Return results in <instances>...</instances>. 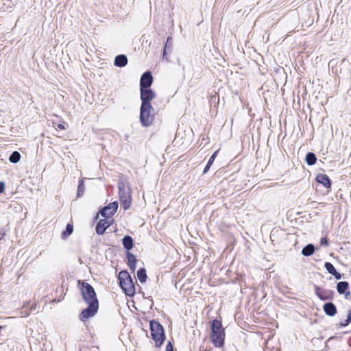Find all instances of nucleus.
I'll use <instances>...</instances> for the list:
<instances>
[{
	"mask_svg": "<svg viewBox=\"0 0 351 351\" xmlns=\"http://www.w3.org/2000/svg\"><path fill=\"white\" fill-rule=\"evenodd\" d=\"M80 291L84 300L88 304V306L79 314V319L84 322L97 313L99 300L93 287L86 282H82Z\"/></svg>",
	"mask_w": 351,
	"mask_h": 351,
	"instance_id": "nucleus-1",
	"label": "nucleus"
},
{
	"mask_svg": "<svg viewBox=\"0 0 351 351\" xmlns=\"http://www.w3.org/2000/svg\"><path fill=\"white\" fill-rule=\"evenodd\" d=\"M119 196L125 210L130 208L132 203V189L125 179H119L118 182Z\"/></svg>",
	"mask_w": 351,
	"mask_h": 351,
	"instance_id": "nucleus-2",
	"label": "nucleus"
},
{
	"mask_svg": "<svg viewBox=\"0 0 351 351\" xmlns=\"http://www.w3.org/2000/svg\"><path fill=\"white\" fill-rule=\"evenodd\" d=\"M210 338L215 347L221 348L224 345V329L222 327L221 322L217 319H213L211 323Z\"/></svg>",
	"mask_w": 351,
	"mask_h": 351,
	"instance_id": "nucleus-3",
	"label": "nucleus"
},
{
	"mask_svg": "<svg viewBox=\"0 0 351 351\" xmlns=\"http://www.w3.org/2000/svg\"><path fill=\"white\" fill-rule=\"evenodd\" d=\"M119 284L124 293L130 296H134L135 294V287L133 280L126 270L121 271L118 275Z\"/></svg>",
	"mask_w": 351,
	"mask_h": 351,
	"instance_id": "nucleus-4",
	"label": "nucleus"
},
{
	"mask_svg": "<svg viewBox=\"0 0 351 351\" xmlns=\"http://www.w3.org/2000/svg\"><path fill=\"white\" fill-rule=\"evenodd\" d=\"M150 332L152 339L155 341V346L160 348L165 340L164 328L158 321L152 319L149 321Z\"/></svg>",
	"mask_w": 351,
	"mask_h": 351,
	"instance_id": "nucleus-5",
	"label": "nucleus"
},
{
	"mask_svg": "<svg viewBox=\"0 0 351 351\" xmlns=\"http://www.w3.org/2000/svg\"><path fill=\"white\" fill-rule=\"evenodd\" d=\"M140 122L144 127H148L153 123L154 109L152 105H141Z\"/></svg>",
	"mask_w": 351,
	"mask_h": 351,
	"instance_id": "nucleus-6",
	"label": "nucleus"
},
{
	"mask_svg": "<svg viewBox=\"0 0 351 351\" xmlns=\"http://www.w3.org/2000/svg\"><path fill=\"white\" fill-rule=\"evenodd\" d=\"M315 293L322 301L332 300L335 292L330 289H324L317 285H314Z\"/></svg>",
	"mask_w": 351,
	"mask_h": 351,
	"instance_id": "nucleus-7",
	"label": "nucleus"
},
{
	"mask_svg": "<svg viewBox=\"0 0 351 351\" xmlns=\"http://www.w3.org/2000/svg\"><path fill=\"white\" fill-rule=\"evenodd\" d=\"M141 105H152L151 101L156 97L155 92L150 88H140Z\"/></svg>",
	"mask_w": 351,
	"mask_h": 351,
	"instance_id": "nucleus-8",
	"label": "nucleus"
},
{
	"mask_svg": "<svg viewBox=\"0 0 351 351\" xmlns=\"http://www.w3.org/2000/svg\"><path fill=\"white\" fill-rule=\"evenodd\" d=\"M119 204L117 201L110 203L108 205L103 207L100 210V215L107 219L111 218L117 212Z\"/></svg>",
	"mask_w": 351,
	"mask_h": 351,
	"instance_id": "nucleus-9",
	"label": "nucleus"
},
{
	"mask_svg": "<svg viewBox=\"0 0 351 351\" xmlns=\"http://www.w3.org/2000/svg\"><path fill=\"white\" fill-rule=\"evenodd\" d=\"M113 219H100L96 225L95 230L97 234L102 235L105 233L106 229L110 227L113 222Z\"/></svg>",
	"mask_w": 351,
	"mask_h": 351,
	"instance_id": "nucleus-10",
	"label": "nucleus"
},
{
	"mask_svg": "<svg viewBox=\"0 0 351 351\" xmlns=\"http://www.w3.org/2000/svg\"><path fill=\"white\" fill-rule=\"evenodd\" d=\"M153 83V76L150 71H145L140 79V88H150Z\"/></svg>",
	"mask_w": 351,
	"mask_h": 351,
	"instance_id": "nucleus-11",
	"label": "nucleus"
},
{
	"mask_svg": "<svg viewBox=\"0 0 351 351\" xmlns=\"http://www.w3.org/2000/svg\"><path fill=\"white\" fill-rule=\"evenodd\" d=\"M173 40L171 36H168L167 40L165 42L163 52H162V59L166 61H169V58L167 57L168 54H170L173 49Z\"/></svg>",
	"mask_w": 351,
	"mask_h": 351,
	"instance_id": "nucleus-12",
	"label": "nucleus"
},
{
	"mask_svg": "<svg viewBox=\"0 0 351 351\" xmlns=\"http://www.w3.org/2000/svg\"><path fill=\"white\" fill-rule=\"evenodd\" d=\"M349 283L346 281H340L337 285V291L340 295H345L346 298H348L350 295V291H348Z\"/></svg>",
	"mask_w": 351,
	"mask_h": 351,
	"instance_id": "nucleus-13",
	"label": "nucleus"
},
{
	"mask_svg": "<svg viewBox=\"0 0 351 351\" xmlns=\"http://www.w3.org/2000/svg\"><path fill=\"white\" fill-rule=\"evenodd\" d=\"M323 310L326 315L330 317L335 316L337 313L336 306L331 302L325 303L323 306Z\"/></svg>",
	"mask_w": 351,
	"mask_h": 351,
	"instance_id": "nucleus-14",
	"label": "nucleus"
},
{
	"mask_svg": "<svg viewBox=\"0 0 351 351\" xmlns=\"http://www.w3.org/2000/svg\"><path fill=\"white\" fill-rule=\"evenodd\" d=\"M316 181L322 184L326 189L331 187V180L329 177L326 174L319 173L315 178Z\"/></svg>",
	"mask_w": 351,
	"mask_h": 351,
	"instance_id": "nucleus-15",
	"label": "nucleus"
},
{
	"mask_svg": "<svg viewBox=\"0 0 351 351\" xmlns=\"http://www.w3.org/2000/svg\"><path fill=\"white\" fill-rule=\"evenodd\" d=\"M128 64V58L124 54H120L115 57L114 64L117 67H124Z\"/></svg>",
	"mask_w": 351,
	"mask_h": 351,
	"instance_id": "nucleus-16",
	"label": "nucleus"
},
{
	"mask_svg": "<svg viewBox=\"0 0 351 351\" xmlns=\"http://www.w3.org/2000/svg\"><path fill=\"white\" fill-rule=\"evenodd\" d=\"M122 243L124 248L128 252L132 250L134 246V241L131 236L125 235L122 239Z\"/></svg>",
	"mask_w": 351,
	"mask_h": 351,
	"instance_id": "nucleus-17",
	"label": "nucleus"
},
{
	"mask_svg": "<svg viewBox=\"0 0 351 351\" xmlns=\"http://www.w3.org/2000/svg\"><path fill=\"white\" fill-rule=\"evenodd\" d=\"M317 156L313 152H308L305 157V161L308 165H314L317 162Z\"/></svg>",
	"mask_w": 351,
	"mask_h": 351,
	"instance_id": "nucleus-18",
	"label": "nucleus"
},
{
	"mask_svg": "<svg viewBox=\"0 0 351 351\" xmlns=\"http://www.w3.org/2000/svg\"><path fill=\"white\" fill-rule=\"evenodd\" d=\"M315 252V247L313 244L309 243L304 246L302 250V254L304 256H311Z\"/></svg>",
	"mask_w": 351,
	"mask_h": 351,
	"instance_id": "nucleus-19",
	"label": "nucleus"
},
{
	"mask_svg": "<svg viewBox=\"0 0 351 351\" xmlns=\"http://www.w3.org/2000/svg\"><path fill=\"white\" fill-rule=\"evenodd\" d=\"M218 152H219L218 150L215 151V152L211 155V156L210 157V158H209V160H208V162H207V164H206V167H204V171H203V173H204V174L206 173L209 171V169H210V167H211V166H212V165L213 164V162H214V161H215V158H216V157H217V156Z\"/></svg>",
	"mask_w": 351,
	"mask_h": 351,
	"instance_id": "nucleus-20",
	"label": "nucleus"
},
{
	"mask_svg": "<svg viewBox=\"0 0 351 351\" xmlns=\"http://www.w3.org/2000/svg\"><path fill=\"white\" fill-rule=\"evenodd\" d=\"M137 278L141 283H145L147 280V276L146 274V269L144 267L138 269L137 271Z\"/></svg>",
	"mask_w": 351,
	"mask_h": 351,
	"instance_id": "nucleus-21",
	"label": "nucleus"
},
{
	"mask_svg": "<svg viewBox=\"0 0 351 351\" xmlns=\"http://www.w3.org/2000/svg\"><path fill=\"white\" fill-rule=\"evenodd\" d=\"M73 232V226L71 223H69L66 226L65 230L62 232L61 237L63 239H66Z\"/></svg>",
	"mask_w": 351,
	"mask_h": 351,
	"instance_id": "nucleus-22",
	"label": "nucleus"
},
{
	"mask_svg": "<svg viewBox=\"0 0 351 351\" xmlns=\"http://www.w3.org/2000/svg\"><path fill=\"white\" fill-rule=\"evenodd\" d=\"M21 159V154L19 152L14 151L13 152L9 157V160L12 163H17Z\"/></svg>",
	"mask_w": 351,
	"mask_h": 351,
	"instance_id": "nucleus-23",
	"label": "nucleus"
},
{
	"mask_svg": "<svg viewBox=\"0 0 351 351\" xmlns=\"http://www.w3.org/2000/svg\"><path fill=\"white\" fill-rule=\"evenodd\" d=\"M85 190V186L84 184V180L82 179L80 180L78 186H77V197H80L83 195L84 192Z\"/></svg>",
	"mask_w": 351,
	"mask_h": 351,
	"instance_id": "nucleus-24",
	"label": "nucleus"
},
{
	"mask_svg": "<svg viewBox=\"0 0 351 351\" xmlns=\"http://www.w3.org/2000/svg\"><path fill=\"white\" fill-rule=\"evenodd\" d=\"M324 267L331 275H332L334 273H335V271H337L334 265L330 262H326L324 264Z\"/></svg>",
	"mask_w": 351,
	"mask_h": 351,
	"instance_id": "nucleus-25",
	"label": "nucleus"
},
{
	"mask_svg": "<svg viewBox=\"0 0 351 351\" xmlns=\"http://www.w3.org/2000/svg\"><path fill=\"white\" fill-rule=\"evenodd\" d=\"M126 256L128 259V265L131 263H136V258L133 254L130 252H127Z\"/></svg>",
	"mask_w": 351,
	"mask_h": 351,
	"instance_id": "nucleus-26",
	"label": "nucleus"
},
{
	"mask_svg": "<svg viewBox=\"0 0 351 351\" xmlns=\"http://www.w3.org/2000/svg\"><path fill=\"white\" fill-rule=\"evenodd\" d=\"M320 245H328V239L326 237H322L320 240Z\"/></svg>",
	"mask_w": 351,
	"mask_h": 351,
	"instance_id": "nucleus-27",
	"label": "nucleus"
},
{
	"mask_svg": "<svg viewBox=\"0 0 351 351\" xmlns=\"http://www.w3.org/2000/svg\"><path fill=\"white\" fill-rule=\"evenodd\" d=\"M165 351H173V346L171 341H169Z\"/></svg>",
	"mask_w": 351,
	"mask_h": 351,
	"instance_id": "nucleus-28",
	"label": "nucleus"
},
{
	"mask_svg": "<svg viewBox=\"0 0 351 351\" xmlns=\"http://www.w3.org/2000/svg\"><path fill=\"white\" fill-rule=\"evenodd\" d=\"M332 276L337 279L340 280L342 278V275L338 272L337 271H335V273L332 274Z\"/></svg>",
	"mask_w": 351,
	"mask_h": 351,
	"instance_id": "nucleus-29",
	"label": "nucleus"
},
{
	"mask_svg": "<svg viewBox=\"0 0 351 351\" xmlns=\"http://www.w3.org/2000/svg\"><path fill=\"white\" fill-rule=\"evenodd\" d=\"M136 263H131V264H128V265L130 268L131 271L134 272L136 269Z\"/></svg>",
	"mask_w": 351,
	"mask_h": 351,
	"instance_id": "nucleus-30",
	"label": "nucleus"
},
{
	"mask_svg": "<svg viewBox=\"0 0 351 351\" xmlns=\"http://www.w3.org/2000/svg\"><path fill=\"white\" fill-rule=\"evenodd\" d=\"M350 322H348V319L344 320V322L340 323L341 327H346L350 324Z\"/></svg>",
	"mask_w": 351,
	"mask_h": 351,
	"instance_id": "nucleus-31",
	"label": "nucleus"
},
{
	"mask_svg": "<svg viewBox=\"0 0 351 351\" xmlns=\"http://www.w3.org/2000/svg\"><path fill=\"white\" fill-rule=\"evenodd\" d=\"M5 184L3 182H0V193L4 191Z\"/></svg>",
	"mask_w": 351,
	"mask_h": 351,
	"instance_id": "nucleus-32",
	"label": "nucleus"
},
{
	"mask_svg": "<svg viewBox=\"0 0 351 351\" xmlns=\"http://www.w3.org/2000/svg\"><path fill=\"white\" fill-rule=\"evenodd\" d=\"M346 319H348V322H351V309L348 311Z\"/></svg>",
	"mask_w": 351,
	"mask_h": 351,
	"instance_id": "nucleus-33",
	"label": "nucleus"
},
{
	"mask_svg": "<svg viewBox=\"0 0 351 351\" xmlns=\"http://www.w3.org/2000/svg\"><path fill=\"white\" fill-rule=\"evenodd\" d=\"M58 128L59 129H60V130H65V127H64V125L63 124H62V123H59V124L58 125Z\"/></svg>",
	"mask_w": 351,
	"mask_h": 351,
	"instance_id": "nucleus-34",
	"label": "nucleus"
},
{
	"mask_svg": "<svg viewBox=\"0 0 351 351\" xmlns=\"http://www.w3.org/2000/svg\"><path fill=\"white\" fill-rule=\"evenodd\" d=\"M60 291H61V292H62V298H63V297L64 296L65 293H63V292H64V289H63V287H61L60 288Z\"/></svg>",
	"mask_w": 351,
	"mask_h": 351,
	"instance_id": "nucleus-35",
	"label": "nucleus"
},
{
	"mask_svg": "<svg viewBox=\"0 0 351 351\" xmlns=\"http://www.w3.org/2000/svg\"><path fill=\"white\" fill-rule=\"evenodd\" d=\"M60 300H61V298H60V299H59V300H55V299H54V300H53V302H60Z\"/></svg>",
	"mask_w": 351,
	"mask_h": 351,
	"instance_id": "nucleus-36",
	"label": "nucleus"
},
{
	"mask_svg": "<svg viewBox=\"0 0 351 351\" xmlns=\"http://www.w3.org/2000/svg\"><path fill=\"white\" fill-rule=\"evenodd\" d=\"M4 235H5V233H3V234H1V233H0V239H1L2 238V237H3V236H4Z\"/></svg>",
	"mask_w": 351,
	"mask_h": 351,
	"instance_id": "nucleus-37",
	"label": "nucleus"
},
{
	"mask_svg": "<svg viewBox=\"0 0 351 351\" xmlns=\"http://www.w3.org/2000/svg\"><path fill=\"white\" fill-rule=\"evenodd\" d=\"M2 328V326H0V329Z\"/></svg>",
	"mask_w": 351,
	"mask_h": 351,
	"instance_id": "nucleus-38",
	"label": "nucleus"
}]
</instances>
